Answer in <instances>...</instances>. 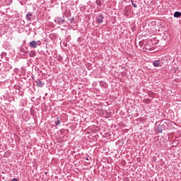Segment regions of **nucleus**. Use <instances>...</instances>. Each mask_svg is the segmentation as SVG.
I'll use <instances>...</instances> for the list:
<instances>
[{"mask_svg":"<svg viewBox=\"0 0 181 181\" xmlns=\"http://www.w3.org/2000/svg\"><path fill=\"white\" fill-rule=\"evenodd\" d=\"M38 45H39V41L33 40L30 42L29 47H31L32 49H36Z\"/></svg>","mask_w":181,"mask_h":181,"instance_id":"1","label":"nucleus"},{"mask_svg":"<svg viewBox=\"0 0 181 181\" xmlns=\"http://www.w3.org/2000/svg\"><path fill=\"white\" fill-rule=\"evenodd\" d=\"M153 65L154 66V67H162V61L155 60L153 62Z\"/></svg>","mask_w":181,"mask_h":181,"instance_id":"2","label":"nucleus"},{"mask_svg":"<svg viewBox=\"0 0 181 181\" xmlns=\"http://www.w3.org/2000/svg\"><path fill=\"white\" fill-rule=\"evenodd\" d=\"M54 22L57 25H62V23H64V19L58 17L54 19Z\"/></svg>","mask_w":181,"mask_h":181,"instance_id":"3","label":"nucleus"},{"mask_svg":"<svg viewBox=\"0 0 181 181\" xmlns=\"http://www.w3.org/2000/svg\"><path fill=\"white\" fill-rule=\"evenodd\" d=\"M35 83L40 88H42L43 87V86H45V83L42 82V81H40V79L36 80Z\"/></svg>","mask_w":181,"mask_h":181,"instance_id":"4","label":"nucleus"},{"mask_svg":"<svg viewBox=\"0 0 181 181\" xmlns=\"http://www.w3.org/2000/svg\"><path fill=\"white\" fill-rule=\"evenodd\" d=\"M33 16V13L28 12L26 15H25V19L27 21H32V16Z\"/></svg>","mask_w":181,"mask_h":181,"instance_id":"5","label":"nucleus"},{"mask_svg":"<svg viewBox=\"0 0 181 181\" xmlns=\"http://www.w3.org/2000/svg\"><path fill=\"white\" fill-rule=\"evenodd\" d=\"M103 14H100L98 17L96 18V21L98 23H103Z\"/></svg>","mask_w":181,"mask_h":181,"instance_id":"6","label":"nucleus"},{"mask_svg":"<svg viewBox=\"0 0 181 181\" xmlns=\"http://www.w3.org/2000/svg\"><path fill=\"white\" fill-rule=\"evenodd\" d=\"M181 13L180 11H175L174 13V18H180Z\"/></svg>","mask_w":181,"mask_h":181,"instance_id":"7","label":"nucleus"},{"mask_svg":"<svg viewBox=\"0 0 181 181\" xmlns=\"http://www.w3.org/2000/svg\"><path fill=\"white\" fill-rule=\"evenodd\" d=\"M157 132H158V134H162L163 132L162 126H158L157 127Z\"/></svg>","mask_w":181,"mask_h":181,"instance_id":"8","label":"nucleus"},{"mask_svg":"<svg viewBox=\"0 0 181 181\" xmlns=\"http://www.w3.org/2000/svg\"><path fill=\"white\" fill-rule=\"evenodd\" d=\"M29 56H30V57H35V56H36V53H35V52H33V51H30L29 52Z\"/></svg>","mask_w":181,"mask_h":181,"instance_id":"9","label":"nucleus"},{"mask_svg":"<svg viewBox=\"0 0 181 181\" xmlns=\"http://www.w3.org/2000/svg\"><path fill=\"white\" fill-rule=\"evenodd\" d=\"M132 5L134 8H138V6L136 5V4L134 3V1L132 0Z\"/></svg>","mask_w":181,"mask_h":181,"instance_id":"10","label":"nucleus"},{"mask_svg":"<svg viewBox=\"0 0 181 181\" xmlns=\"http://www.w3.org/2000/svg\"><path fill=\"white\" fill-rule=\"evenodd\" d=\"M69 21L71 22V23H73V22H74V18H69Z\"/></svg>","mask_w":181,"mask_h":181,"instance_id":"11","label":"nucleus"},{"mask_svg":"<svg viewBox=\"0 0 181 181\" xmlns=\"http://www.w3.org/2000/svg\"><path fill=\"white\" fill-rule=\"evenodd\" d=\"M60 124V119H58L56 122L55 124L56 125H59Z\"/></svg>","mask_w":181,"mask_h":181,"instance_id":"12","label":"nucleus"},{"mask_svg":"<svg viewBox=\"0 0 181 181\" xmlns=\"http://www.w3.org/2000/svg\"><path fill=\"white\" fill-rule=\"evenodd\" d=\"M37 46H42V42L39 41Z\"/></svg>","mask_w":181,"mask_h":181,"instance_id":"13","label":"nucleus"},{"mask_svg":"<svg viewBox=\"0 0 181 181\" xmlns=\"http://www.w3.org/2000/svg\"><path fill=\"white\" fill-rule=\"evenodd\" d=\"M11 181H18V179H16V178H13Z\"/></svg>","mask_w":181,"mask_h":181,"instance_id":"14","label":"nucleus"},{"mask_svg":"<svg viewBox=\"0 0 181 181\" xmlns=\"http://www.w3.org/2000/svg\"><path fill=\"white\" fill-rule=\"evenodd\" d=\"M141 43H142V42H139V45H141Z\"/></svg>","mask_w":181,"mask_h":181,"instance_id":"15","label":"nucleus"},{"mask_svg":"<svg viewBox=\"0 0 181 181\" xmlns=\"http://www.w3.org/2000/svg\"><path fill=\"white\" fill-rule=\"evenodd\" d=\"M86 160H88V158H86Z\"/></svg>","mask_w":181,"mask_h":181,"instance_id":"16","label":"nucleus"}]
</instances>
